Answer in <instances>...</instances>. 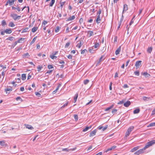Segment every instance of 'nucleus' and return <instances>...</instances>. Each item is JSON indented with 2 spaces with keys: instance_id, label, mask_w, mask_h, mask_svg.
I'll return each instance as SVG.
<instances>
[{
  "instance_id": "obj_1",
  "label": "nucleus",
  "mask_w": 155,
  "mask_h": 155,
  "mask_svg": "<svg viewBox=\"0 0 155 155\" xmlns=\"http://www.w3.org/2000/svg\"><path fill=\"white\" fill-rule=\"evenodd\" d=\"M155 143V140H153L147 143L145 145L144 147L142 149L139 150H138L139 154H140L143 153V150L146 149L150 147L151 146L153 145Z\"/></svg>"
},
{
  "instance_id": "obj_2",
  "label": "nucleus",
  "mask_w": 155,
  "mask_h": 155,
  "mask_svg": "<svg viewBox=\"0 0 155 155\" xmlns=\"http://www.w3.org/2000/svg\"><path fill=\"white\" fill-rule=\"evenodd\" d=\"M134 127L133 126H131L129 127L127 129V130L126 133V134L125 135V137H127L128 136H129L130 133V132H131V131L134 129Z\"/></svg>"
},
{
  "instance_id": "obj_3",
  "label": "nucleus",
  "mask_w": 155,
  "mask_h": 155,
  "mask_svg": "<svg viewBox=\"0 0 155 155\" xmlns=\"http://www.w3.org/2000/svg\"><path fill=\"white\" fill-rule=\"evenodd\" d=\"M10 16L15 20H16L17 19H20L21 17V16H18L16 14L14 13L11 14Z\"/></svg>"
},
{
  "instance_id": "obj_4",
  "label": "nucleus",
  "mask_w": 155,
  "mask_h": 155,
  "mask_svg": "<svg viewBox=\"0 0 155 155\" xmlns=\"http://www.w3.org/2000/svg\"><path fill=\"white\" fill-rule=\"evenodd\" d=\"M15 0H8L5 4V6L9 4V5H11L14 4Z\"/></svg>"
},
{
  "instance_id": "obj_5",
  "label": "nucleus",
  "mask_w": 155,
  "mask_h": 155,
  "mask_svg": "<svg viewBox=\"0 0 155 155\" xmlns=\"http://www.w3.org/2000/svg\"><path fill=\"white\" fill-rule=\"evenodd\" d=\"M142 61H137L136 62L135 66L137 68H138L141 64Z\"/></svg>"
},
{
  "instance_id": "obj_6",
  "label": "nucleus",
  "mask_w": 155,
  "mask_h": 155,
  "mask_svg": "<svg viewBox=\"0 0 155 155\" xmlns=\"http://www.w3.org/2000/svg\"><path fill=\"white\" fill-rule=\"evenodd\" d=\"M131 104V102L129 101H127L126 102L124 103V106L126 107H128Z\"/></svg>"
},
{
  "instance_id": "obj_7",
  "label": "nucleus",
  "mask_w": 155,
  "mask_h": 155,
  "mask_svg": "<svg viewBox=\"0 0 155 155\" xmlns=\"http://www.w3.org/2000/svg\"><path fill=\"white\" fill-rule=\"evenodd\" d=\"M96 132L97 130H94L93 131H91L90 134V137H91L95 135Z\"/></svg>"
},
{
  "instance_id": "obj_8",
  "label": "nucleus",
  "mask_w": 155,
  "mask_h": 155,
  "mask_svg": "<svg viewBox=\"0 0 155 155\" xmlns=\"http://www.w3.org/2000/svg\"><path fill=\"white\" fill-rule=\"evenodd\" d=\"M12 90V87H9L5 89V91L7 93H9V92H8V91H11Z\"/></svg>"
},
{
  "instance_id": "obj_9",
  "label": "nucleus",
  "mask_w": 155,
  "mask_h": 155,
  "mask_svg": "<svg viewBox=\"0 0 155 155\" xmlns=\"http://www.w3.org/2000/svg\"><path fill=\"white\" fill-rule=\"evenodd\" d=\"M121 49V46H120L116 51L115 53V54L117 55L118 54H119L120 52Z\"/></svg>"
},
{
  "instance_id": "obj_10",
  "label": "nucleus",
  "mask_w": 155,
  "mask_h": 155,
  "mask_svg": "<svg viewBox=\"0 0 155 155\" xmlns=\"http://www.w3.org/2000/svg\"><path fill=\"white\" fill-rule=\"evenodd\" d=\"M76 148L71 149H69L68 148H64L62 149V151H69V150L73 151Z\"/></svg>"
},
{
  "instance_id": "obj_11",
  "label": "nucleus",
  "mask_w": 155,
  "mask_h": 155,
  "mask_svg": "<svg viewBox=\"0 0 155 155\" xmlns=\"http://www.w3.org/2000/svg\"><path fill=\"white\" fill-rule=\"evenodd\" d=\"M75 18V17L74 15H73L72 16L69 17L67 20V21H71L74 20Z\"/></svg>"
},
{
  "instance_id": "obj_12",
  "label": "nucleus",
  "mask_w": 155,
  "mask_h": 155,
  "mask_svg": "<svg viewBox=\"0 0 155 155\" xmlns=\"http://www.w3.org/2000/svg\"><path fill=\"white\" fill-rule=\"evenodd\" d=\"M128 8L127 5L126 4L124 5V6L123 10L122 12V14L124 13V11L125 12L127 11L128 10Z\"/></svg>"
},
{
  "instance_id": "obj_13",
  "label": "nucleus",
  "mask_w": 155,
  "mask_h": 155,
  "mask_svg": "<svg viewBox=\"0 0 155 155\" xmlns=\"http://www.w3.org/2000/svg\"><path fill=\"white\" fill-rule=\"evenodd\" d=\"M25 126L26 128L29 129L31 130L34 129L32 126L30 125L25 124Z\"/></svg>"
},
{
  "instance_id": "obj_14",
  "label": "nucleus",
  "mask_w": 155,
  "mask_h": 155,
  "mask_svg": "<svg viewBox=\"0 0 155 155\" xmlns=\"http://www.w3.org/2000/svg\"><path fill=\"white\" fill-rule=\"evenodd\" d=\"M101 20L100 18V16L99 15H97V18L96 19V22L97 24L100 23V21Z\"/></svg>"
},
{
  "instance_id": "obj_15",
  "label": "nucleus",
  "mask_w": 155,
  "mask_h": 155,
  "mask_svg": "<svg viewBox=\"0 0 155 155\" xmlns=\"http://www.w3.org/2000/svg\"><path fill=\"white\" fill-rule=\"evenodd\" d=\"M5 32L7 34H10L12 32V31L11 29H7L5 30Z\"/></svg>"
},
{
  "instance_id": "obj_16",
  "label": "nucleus",
  "mask_w": 155,
  "mask_h": 155,
  "mask_svg": "<svg viewBox=\"0 0 155 155\" xmlns=\"http://www.w3.org/2000/svg\"><path fill=\"white\" fill-rule=\"evenodd\" d=\"M12 9L13 10H17L19 12L20 11H21V9L19 7H15L14 6H12Z\"/></svg>"
},
{
  "instance_id": "obj_17",
  "label": "nucleus",
  "mask_w": 155,
  "mask_h": 155,
  "mask_svg": "<svg viewBox=\"0 0 155 155\" xmlns=\"http://www.w3.org/2000/svg\"><path fill=\"white\" fill-rule=\"evenodd\" d=\"M139 149V147H134V148H132L131 151L130 152H134V151H136L137 150Z\"/></svg>"
},
{
  "instance_id": "obj_18",
  "label": "nucleus",
  "mask_w": 155,
  "mask_h": 155,
  "mask_svg": "<svg viewBox=\"0 0 155 155\" xmlns=\"http://www.w3.org/2000/svg\"><path fill=\"white\" fill-rule=\"evenodd\" d=\"M140 111V109L139 108H137L135 109L134 112L133 113L134 114H138Z\"/></svg>"
},
{
  "instance_id": "obj_19",
  "label": "nucleus",
  "mask_w": 155,
  "mask_h": 155,
  "mask_svg": "<svg viewBox=\"0 0 155 155\" xmlns=\"http://www.w3.org/2000/svg\"><path fill=\"white\" fill-rule=\"evenodd\" d=\"M143 99L144 101H148L150 100H151V99L150 97H144L143 98Z\"/></svg>"
},
{
  "instance_id": "obj_20",
  "label": "nucleus",
  "mask_w": 155,
  "mask_h": 155,
  "mask_svg": "<svg viewBox=\"0 0 155 155\" xmlns=\"http://www.w3.org/2000/svg\"><path fill=\"white\" fill-rule=\"evenodd\" d=\"M91 126H90L89 127H87L83 129V131L84 132L87 131L89 129L91 128Z\"/></svg>"
},
{
  "instance_id": "obj_21",
  "label": "nucleus",
  "mask_w": 155,
  "mask_h": 155,
  "mask_svg": "<svg viewBox=\"0 0 155 155\" xmlns=\"http://www.w3.org/2000/svg\"><path fill=\"white\" fill-rule=\"evenodd\" d=\"M78 97V93H77L74 96V103H75L76 102Z\"/></svg>"
},
{
  "instance_id": "obj_22",
  "label": "nucleus",
  "mask_w": 155,
  "mask_h": 155,
  "mask_svg": "<svg viewBox=\"0 0 155 155\" xmlns=\"http://www.w3.org/2000/svg\"><path fill=\"white\" fill-rule=\"evenodd\" d=\"M6 40H9L11 41H14L15 40V38L12 37H9L6 39Z\"/></svg>"
},
{
  "instance_id": "obj_23",
  "label": "nucleus",
  "mask_w": 155,
  "mask_h": 155,
  "mask_svg": "<svg viewBox=\"0 0 155 155\" xmlns=\"http://www.w3.org/2000/svg\"><path fill=\"white\" fill-rule=\"evenodd\" d=\"M29 28H26L23 29L22 32V33H23L24 32H27L29 31Z\"/></svg>"
},
{
  "instance_id": "obj_24",
  "label": "nucleus",
  "mask_w": 155,
  "mask_h": 155,
  "mask_svg": "<svg viewBox=\"0 0 155 155\" xmlns=\"http://www.w3.org/2000/svg\"><path fill=\"white\" fill-rule=\"evenodd\" d=\"M55 2V0H51L49 4V6L50 7H52L53 6Z\"/></svg>"
},
{
  "instance_id": "obj_25",
  "label": "nucleus",
  "mask_w": 155,
  "mask_h": 155,
  "mask_svg": "<svg viewBox=\"0 0 155 155\" xmlns=\"http://www.w3.org/2000/svg\"><path fill=\"white\" fill-rule=\"evenodd\" d=\"M114 106V104H112L110 107L106 109L105 110V111H108V110H110V109H111Z\"/></svg>"
},
{
  "instance_id": "obj_26",
  "label": "nucleus",
  "mask_w": 155,
  "mask_h": 155,
  "mask_svg": "<svg viewBox=\"0 0 155 155\" xmlns=\"http://www.w3.org/2000/svg\"><path fill=\"white\" fill-rule=\"evenodd\" d=\"M26 78V75L25 74H23L21 75V79L23 80H25Z\"/></svg>"
},
{
  "instance_id": "obj_27",
  "label": "nucleus",
  "mask_w": 155,
  "mask_h": 155,
  "mask_svg": "<svg viewBox=\"0 0 155 155\" xmlns=\"http://www.w3.org/2000/svg\"><path fill=\"white\" fill-rule=\"evenodd\" d=\"M29 56V55L28 53H26L23 55V58H28Z\"/></svg>"
},
{
  "instance_id": "obj_28",
  "label": "nucleus",
  "mask_w": 155,
  "mask_h": 155,
  "mask_svg": "<svg viewBox=\"0 0 155 155\" xmlns=\"http://www.w3.org/2000/svg\"><path fill=\"white\" fill-rule=\"evenodd\" d=\"M38 29V27H34L32 29V31L33 32H35Z\"/></svg>"
},
{
  "instance_id": "obj_29",
  "label": "nucleus",
  "mask_w": 155,
  "mask_h": 155,
  "mask_svg": "<svg viewBox=\"0 0 155 155\" xmlns=\"http://www.w3.org/2000/svg\"><path fill=\"white\" fill-rule=\"evenodd\" d=\"M152 47H149L147 50V52L150 53L152 51Z\"/></svg>"
},
{
  "instance_id": "obj_30",
  "label": "nucleus",
  "mask_w": 155,
  "mask_h": 155,
  "mask_svg": "<svg viewBox=\"0 0 155 155\" xmlns=\"http://www.w3.org/2000/svg\"><path fill=\"white\" fill-rule=\"evenodd\" d=\"M37 36L35 37L33 39L32 41L30 43V44L32 45V44L34 43L35 42V40H36L37 38Z\"/></svg>"
},
{
  "instance_id": "obj_31",
  "label": "nucleus",
  "mask_w": 155,
  "mask_h": 155,
  "mask_svg": "<svg viewBox=\"0 0 155 155\" xmlns=\"http://www.w3.org/2000/svg\"><path fill=\"white\" fill-rule=\"evenodd\" d=\"M104 56L103 55L102 56L101 58H100L99 60L98 61V63H97V64H100L101 62L102 61V59L104 57Z\"/></svg>"
},
{
  "instance_id": "obj_32",
  "label": "nucleus",
  "mask_w": 155,
  "mask_h": 155,
  "mask_svg": "<svg viewBox=\"0 0 155 155\" xmlns=\"http://www.w3.org/2000/svg\"><path fill=\"white\" fill-rule=\"evenodd\" d=\"M123 18V15H122V18H121V19H120V21L119 22V25L118 27V29L119 28H120V26L121 25V22L122 21H123V18Z\"/></svg>"
},
{
  "instance_id": "obj_33",
  "label": "nucleus",
  "mask_w": 155,
  "mask_h": 155,
  "mask_svg": "<svg viewBox=\"0 0 155 155\" xmlns=\"http://www.w3.org/2000/svg\"><path fill=\"white\" fill-rule=\"evenodd\" d=\"M8 26L11 27H14L15 26V25L12 22H10L8 25Z\"/></svg>"
},
{
  "instance_id": "obj_34",
  "label": "nucleus",
  "mask_w": 155,
  "mask_h": 155,
  "mask_svg": "<svg viewBox=\"0 0 155 155\" xmlns=\"http://www.w3.org/2000/svg\"><path fill=\"white\" fill-rule=\"evenodd\" d=\"M5 143L4 141H0V144L1 146H5Z\"/></svg>"
},
{
  "instance_id": "obj_35",
  "label": "nucleus",
  "mask_w": 155,
  "mask_h": 155,
  "mask_svg": "<svg viewBox=\"0 0 155 155\" xmlns=\"http://www.w3.org/2000/svg\"><path fill=\"white\" fill-rule=\"evenodd\" d=\"M88 33L89 35V37L93 35V32L91 31H88Z\"/></svg>"
},
{
  "instance_id": "obj_36",
  "label": "nucleus",
  "mask_w": 155,
  "mask_h": 155,
  "mask_svg": "<svg viewBox=\"0 0 155 155\" xmlns=\"http://www.w3.org/2000/svg\"><path fill=\"white\" fill-rule=\"evenodd\" d=\"M99 46V43L96 42L94 44V46H93V47H94L95 48H97Z\"/></svg>"
},
{
  "instance_id": "obj_37",
  "label": "nucleus",
  "mask_w": 155,
  "mask_h": 155,
  "mask_svg": "<svg viewBox=\"0 0 155 155\" xmlns=\"http://www.w3.org/2000/svg\"><path fill=\"white\" fill-rule=\"evenodd\" d=\"M25 38H21L19 39L18 41V43H21V41H23L24 40Z\"/></svg>"
},
{
  "instance_id": "obj_38",
  "label": "nucleus",
  "mask_w": 155,
  "mask_h": 155,
  "mask_svg": "<svg viewBox=\"0 0 155 155\" xmlns=\"http://www.w3.org/2000/svg\"><path fill=\"white\" fill-rule=\"evenodd\" d=\"M89 82V80L88 79H86L84 80V84L86 85L88 84Z\"/></svg>"
},
{
  "instance_id": "obj_39",
  "label": "nucleus",
  "mask_w": 155,
  "mask_h": 155,
  "mask_svg": "<svg viewBox=\"0 0 155 155\" xmlns=\"http://www.w3.org/2000/svg\"><path fill=\"white\" fill-rule=\"evenodd\" d=\"M102 11V10L101 8H99L98 9V12L97 13V15H100V14H101Z\"/></svg>"
},
{
  "instance_id": "obj_40",
  "label": "nucleus",
  "mask_w": 155,
  "mask_h": 155,
  "mask_svg": "<svg viewBox=\"0 0 155 155\" xmlns=\"http://www.w3.org/2000/svg\"><path fill=\"white\" fill-rule=\"evenodd\" d=\"M155 126V122L151 123L148 126H147L148 127H153Z\"/></svg>"
},
{
  "instance_id": "obj_41",
  "label": "nucleus",
  "mask_w": 155,
  "mask_h": 155,
  "mask_svg": "<svg viewBox=\"0 0 155 155\" xmlns=\"http://www.w3.org/2000/svg\"><path fill=\"white\" fill-rule=\"evenodd\" d=\"M70 44V42H68L67 43L65 46V48H68V46H69V45Z\"/></svg>"
},
{
  "instance_id": "obj_42",
  "label": "nucleus",
  "mask_w": 155,
  "mask_h": 155,
  "mask_svg": "<svg viewBox=\"0 0 155 155\" xmlns=\"http://www.w3.org/2000/svg\"><path fill=\"white\" fill-rule=\"evenodd\" d=\"M74 118L76 121H77L78 120V116L77 114H74Z\"/></svg>"
},
{
  "instance_id": "obj_43",
  "label": "nucleus",
  "mask_w": 155,
  "mask_h": 155,
  "mask_svg": "<svg viewBox=\"0 0 155 155\" xmlns=\"http://www.w3.org/2000/svg\"><path fill=\"white\" fill-rule=\"evenodd\" d=\"M16 100L17 101L20 100L21 102L23 101V100H22V99L20 97H16Z\"/></svg>"
},
{
  "instance_id": "obj_44",
  "label": "nucleus",
  "mask_w": 155,
  "mask_h": 155,
  "mask_svg": "<svg viewBox=\"0 0 155 155\" xmlns=\"http://www.w3.org/2000/svg\"><path fill=\"white\" fill-rule=\"evenodd\" d=\"M89 51L91 53H94V51L93 50L92 48H90L89 49Z\"/></svg>"
},
{
  "instance_id": "obj_45",
  "label": "nucleus",
  "mask_w": 155,
  "mask_h": 155,
  "mask_svg": "<svg viewBox=\"0 0 155 155\" xmlns=\"http://www.w3.org/2000/svg\"><path fill=\"white\" fill-rule=\"evenodd\" d=\"M42 68V67L41 66H40L39 65L37 69H38V71H40L41 70V69Z\"/></svg>"
},
{
  "instance_id": "obj_46",
  "label": "nucleus",
  "mask_w": 155,
  "mask_h": 155,
  "mask_svg": "<svg viewBox=\"0 0 155 155\" xmlns=\"http://www.w3.org/2000/svg\"><path fill=\"white\" fill-rule=\"evenodd\" d=\"M143 75L145 76L146 77H148V75H150L148 74L146 72H144L143 74Z\"/></svg>"
},
{
  "instance_id": "obj_47",
  "label": "nucleus",
  "mask_w": 155,
  "mask_h": 155,
  "mask_svg": "<svg viewBox=\"0 0 155 155\" xmlns=\"http://www.w3.org/2000/svg\"><path fill=\"white\" fill-rule=\"evenodd\" d=\"M59 29H60L59 27V26H57L55 29V32H58L59 31Z\"/></svg>"
},
{
  "instance_id": "obj_48",
  "label": "nucleus",
  "mask_w": 155,
  "mask_h": 155,
  "mask_svg": "<svg viewBox=\"0 0 155 155\" xmlns=\"http://www.w3.org/2000/svg\"><path fill=\"white\" fill-rule=\"evenodd\" d=\"M68 103V102L67 101V102L66 103L64 104L61 107V108H63L64 107H65L67 106Z\"/></svg>"
},
{
  "instance_id": "obj_49",
  "label": "nucleus",
  "mask_w": 155,
  "mask_h": 155,
  "mask_svg": "<svg viewBox=\"0 0 155 155\" xmlns=\"http://www.w3.org/2000/svg\"><path fill=\"white\" fill-rule=\"evenodd\" d=\"M134 73L135 74V75L137 76H139V72L138 71H135L134 72Z\"/></svg>"
},
{
  "instance_id": "obj_50",
  "label": "nucleus",
  "mask_w": 155,
  "mask_h": 155,
  "mask_svg": "<svg viewBox=\"0 0 155 155\" xmlns=\"http://www.w3.org/2000/svg\"><path fill=\"white\" fill-rule=\"evenodd\" d=\"M124 100H122L121 101H120L118 103V104H124Z\"/></svg>"
},
{
  "instance_id": "obj_51",
  "label": "nucleus",
  "mask_w": 155,
  "mask_h": 155,
  "mask_svg": "<svg viewBox=\"0 0 155 155\" xmlns=\"http://www.w3.org/2000/svg\"><path fill=\"white\" fill-rule=\"evenodd\" d=\"M54 55H50V57L52 59H54V58H57V57L56 56H54Z\"/></svg>"
},
{
  "instance_id": "obj_52",
  "label": "nucleus",
  "mask_w": 155,
  "mask_h": 155,
  "mask_svg": "<svg viewBox=\"0 0 155 155\" xmlns=\"http://www.w3.org/2000/svg\"><path fill=\"white\" fill-rule=\"evenodd\" d=\"M0 66L3 69H6V65L5 66H4L1 64L0 65Z\"/></svg>"
},
{
  "instance_id": "obj_53",
  "label": "nucleus",
  "mask_w": 155,
  "mask_h": 155,
  "mask_svg": "<svg viewBox=\"0 0 155 155\" xmlns=\"http://www.w3.org/2000/svg\"><path fill=\"white\" fill-rule=\"evenodd\" d=\"M81 45H82L81 43L80 42V43H79L78 44V45H77V46L79 48H81Z\"/></svg>"
},
{
  "instance_id": "obj_54",
  "label": "nucleus",
  "mask_w": 155,
  "mask_h": 155,
  "mask_svg": "<svg viewBox=\"0 0 155 155\" xmlns=\"http://www.w3.org/2000/svg\"><path fill=\"white\" fill-rule=\"evenodd\" d=\"M2 25L3 26H5L6 25V22L4 20H3L2 21Z\"/></svg>"
},
{
  "instance_id": "obj_55",
  "label": "nucleus",
  "mask_w": 155,
  "mask_h": 155,
  "mask_svg": "<svg viewBox=\"0 0 155 155\" xmlns=\"http://www.w3.org/2000/svg\"><path fill=\"white\" fill-rule=\"evenodd\" d=\"M87 50L86 49H84V50H83L81 52V54H84V53L85 52H87Z\"/></svg>"
},
{
  "instance_id": "obj_56",
  "label": "nucleus",
  "mask_w": 155,
  "mask_h": 155,
  "mask_svg": "<svg viewBox=\"0 0 155 155\" xmlns=\"http://www.w3.org/2000/svg\"><path fill=\"white\" fill-rule=\"evenodd\" d=\"M65 3V2H60V4H61V8L63 7V6L64 5V4Z\"/></svg>"
},
{
  "instance_id": "obj_57",
  "label": "nucleus",
  "mask_w": 155,
  "mask_h": 155,
  "mask_svg": "<svg viewBox=\"0 0 155 155\" xmlns=\"http://www.w3.org/2000/svg\"><path fill=\"white\" fill-rule=\"evenodd\" d=\"M48 67L49 69H51L53 68V66L51 65H48Z\"/></svg>"
},
{
  "instance_id": "obj_58",
  "label": "nucleus",
  "mask_w": 155,
  "mask_h": 155,
  "mask_svg": "<svg viewBox=\"0 0 155 155\" xmlns=\"http://www.w3.org/2000/svg\"><path fill=\"white\" fill-rule=\"evenodd\" d=\"M5 73L4 71H3L2 73V75L3 76L2 80L3 79V78L4 77Z\"/></svg>"
},
{
  "instance_id": "obj_59",
  "label": "nucleus",
  "mask_w": 155,
  "mask_h": 155,
  "mask_svg": "<svg viewBox=\"0 0 155 155\" xmlns=\"http://www.w3.org/2000/svg\"><path fill=\"white\" fill-rule=\"evenodd\" d=\"M107 127H108V126L106 125L104 127H103L102 130L103 131H104V130H106L107 129Z\"/></svg>"
},
{
  "instance_id": "obj_60",
  "label": "nucleus",
  "mask_w": 155,
  "mask_h": 155,
  "mask_svg": "<svg viewBox=\"0 0 155 155\" xmlns=\"http://www.w3.org/2000/svg\"><path fill=\"white\" fill-rule=\"evenodd\" d=\"M61 86V85L60 84H59L55 90H56L57 91L59 89V87H60Z\"/></svg>"
},
{
  "instance_id": "obj_61",
  "label": "nucleus",
  "mask_w": 155,
  "mask_h": 155,
  "mask_svg": "<svg viewBox=\"0 0 155 155\" xmlns=\"http://www.w3.org/2000/svg\"><path fill=\"white\" fill-rule=\"evenodd\" d=\"M68 58L69 59H71L72 58V56L71 55L69 54L68 56Z\"/></svg>"
},
{
  "instance_id": "obj_62",
  "label": "nucleus",
  "mask_w": 155,
  "mask_h": 155,
  "mask_svg": "<svg viewBox=\"0 0 155 155\" xmlns=\"http://www.w3.org/2000/svg\"><path fill=\"white\" fill-rule=\"evenodd\" d=\"M124 88H127L128 87V85L127 84H124L123 86Z\"/></svg>"
},
{
  "instance_id": "obj_63",
  "label": "nucleus",
  "mask_w": 155,
  "mask_h": 155,
  "mask_svg": "<svg viewBox=\"0 0 155 155\" xmlns=\"http://www.w3.org/2000/svg\"><path fill=\"white\" fill-rule=\"evenodd\" d=\"M24 87H21L20 88V90L21 91H24Z\"/></svg>"
},
{
  "instance_id": "obj_64",
  "label": "nucleus",
  "mask_w": 155,
  "mask_h": 155,
  "mask_svg": "<svg viewBox=\"0 0 155 155\" xmlns=\"http://www.w3.org/2000/svg\"><path fill=\"white\" fill-rule=\"evenodd\" d=\"M59 63L60 64H64L65 63V62L64 61H63L62 60H60V61H59Z\"/></svg>"
}]
</instances>
